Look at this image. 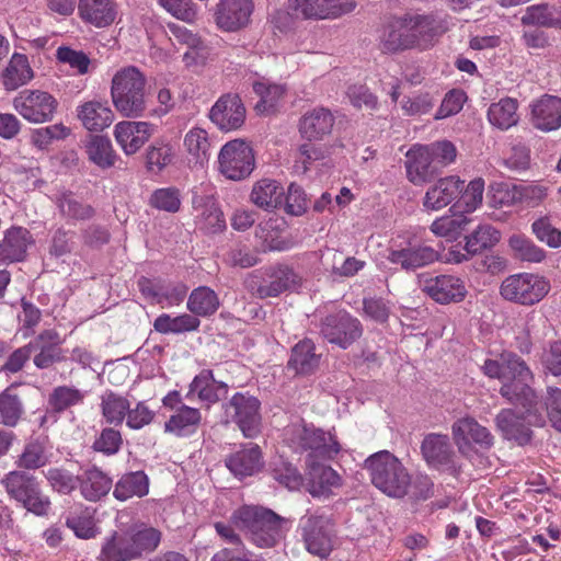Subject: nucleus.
<instances>
[{
	"instance_id": "obj_17",
	"label": "nucleus",
	"mask_w": 561,
	"mask_h": 561,
	"mask_svg": "<svg viewBox=\"0 0 561 561\" xmlns=\"http://www.w3.org/2000/svg\"><path fill=\"white\" fill-rule=\"evenodd\" d=\"M451 432L458 450L465 456L470 455L473 444L482 448H490L493 445V436L490 431L473 417L467 416L457 420L451 426Z\"/></svg>"
},
{
	"instance_id": "obj_38",
	"label": "nucleus",
	"mask_w": 561,
	"mask_h": 561,
	"mask_svg": "<svg viewBox=\"0 0 561 561\" xmlns=\"http://www.w3.org/2000/svg\"><path fill=\"white\" fill-rule=\"evenodd\" d=\"M33 76L27 57L15 53L2 72V83L7 91H14L31 81Z\"/></svg>"
},
{
	"instance_id": "obj_21",
	"label": "nucleus",
	"mask_w": 561,
	"mask_h": 561,
	"mask_svg": "<svg viewBox=\"0 0 561 561\" xmlns=\"http://www.w3.org/2000/svg\"><path fill=\"white\" fill-rule=\"evenodd\" d=\"M51 456V445L48 436H31L16 456L15 466L19 470L26 472L35 471L46 467L50 462Z\"/></svg>"
},
{
	"instance_id": "obj_42",
	"label": "nucleus",
	"mask_w": 561,
	"mask_h": 561,
	"mask_svg": "<svg viewBox=\"0 0 561 561\" xmlns=\"http://www.w3.org/2000/svg\"><path fill=\"white\" fill-rule=\"evenodd\" d=\"M149 492V479L144 471L129 472L116 482L113 495L118 501H127L134 496L142 497Z\"/></svg>"
},
{
	"instance_id": "obj_34",
	"label": "nucleus",
	"mask_w": 561,
	"mask_h": 561,
	"mask_svg": "<svg viewBox=\"0 0 561 561\" xmlns=\"http://www.w3.org/2000/svg\"><path fill=\"white\" fill-rule=\"evenodd\" d=\"M185 159L191 168H203L209 159L210 142L207 131L194 127L184 136Z\"/></svg>"
},
{
	"instance_id": "obj_35",
	"label": "nucleus",
	"mask_w": 561,
	"mask_h": 561,
	"mask_svg": "<svg viewBox=\"0 0 561 561\" xmlns=\"http://www.w3.org/2000/svg\"><path fill=\"white\" fill-rule=\"evenodd\" d=\"M78 118L90 131H100L108 127L114 121V114L106 102L89 101L77 110Z\"/></svg>"
},
{
	"instance_id": "obj_31",
	"label": "nucleus",
	"mask_w": 561,
	"mask_h": 561,
	"mask_svg": "<svg viewBox=\"0 0 561 561\" xmlns=\"http://www.w3.org/2000/svg\"><path fill=\"white\" fill-rule=\"evenodd\" d=\"M308 467V491L312 496L327 497L332 494L334 490L341 488L342 478L331 467L316 463V461H310Z\"/></svg>"
},
{
	"instance_id": "obj_19",
	"label": "nucleus",
	"mask_w": 561,
	"mask_h": 561,
	"mask_svg": "<svg viewBox=\"0 0 561 561\" xmlns=\"http://www.w3.org/2000/svg\"><path fill=\"white\" fill-rule=\"evenodd\" d=\"M407 14L401 18L393 19L385 26L380 35V47L386 53H396L400 50L414 48L427 41V33L415 35L407 34Z\"/></svg>"
},
{
	"instance_id": "obj_28",
	"label": "nucleus",
	"mask_w": 561,
	"mask_h": 561,
	"mask_svg": "<svg viewBox=\"0 0 561 561\" xmlns=\"http://www.w3.org/2000/svg\"><path fill=\"white\" fill-rule=\"evenodd\" d=\"M32 242L30 231L22 227H12L0 241V266L23 261L28 244Z\"/></svg>"
},
{
	"instance_id": "obj_37",
	"label": "nucleus",
	"mask_w": 561,
	"mask_h": 561,
	"mask_svg": "<svg viewBox=\"0 0 561 561\" xmlns=\"http://www.w3.org/2000/svg\"><path fill=\"white\" fill-rule=\"evenodd\" d=\"M530 421L517 415L513 410L501 411L496 416L497 428L505 438L515 440L518 445H525L530 440Z\"/></svg>"
},
{
	"instance_id": "obj_52",
	"label": "nucleus",
	"mask_w": 561,
	"mask_h": 561,
	"mask_svg": "<svg viewBox=\"0 0 561 561\" xmlns=\"http://www.w3.org/2000/svg\"><path fill=\"white\" fill-rule=\"evenodd\" d=\"M524 25L561 28V9L547 4L528 7L522 16Z\"/></svg>"
},
{
	"instance_id": "obj_29",
	"label": "nucleus",
	"mask_w": 561,
	"mask_h": 561,
	"mask_svg": "<svg viewBox=\"0 0 561 561\" xmlns=\"http://www.w3.org/2000/svg\"><path fill=\"white\" fill-rule=\"evenodd\" d=\"M533 125L542 130L551 131L561 127V99L543 95L531 105Z\"/></svg>"
},
{
	"instance_id": "obj_62",
	"label": "nucleus",
	"mask_w": 561,
	"mask_h": 561,
	"mask_svg": "<svg viewBox=\"0 0 561 561\" xmlns=\"http://www.w3.org/2000/svg\"><path fill=\"white\" fill-rule=\"evenodd\" d=\"M45 477L50 486L62 494H69L79 483L78 477L62 468H50L45 473Z\"/></svg>"
},
{
	"instance_id": "obj_1",
	"label": "nucleus",
	"mask_w": 561,
	"mask_h": 561,
	"mask_svg": "<svg viewBox=\"0 0 561 561\" xmlns=\"http://www.w3.org/2000/svg\"><path fill=\"white\" fill-rule=\"evenodd\" d=\"M482 370L489 378L501 381L500 393L510 402L528 408V412L537 402V396L530 387L534 375L518 355L503 352L497 358L485 359Z\"/></svg>"
},
{
	"instance_id": "obj_26",
	"label": "nucleus",
	"mask_w": 561,
	"mask_h": 561,
	"mask_svg": "<svg viewBox=\"0 0 561 561\" xmlns=\"http://www.w3.org/2000/svg\"><path fill=\"white\" fill-rule=\"evenodd\" d=\"M463 188V181L458 176L439 179L428 187L423 197V207L426 210L437 211L455 201Z\"/></svg>"
},
{
	"instance_id": "obj_14",
	"label": "nucleus",
	"mask_w": 561,
	"mask_h": 561,
	"mask_svg": "<svg viewBox=\"0 0 561 561\" xmlns=\"http://www.w3.org/2000/svg\"><path fill=\"white\" fill-rule=\"evenodd\" d=\"M362 333L363 328L359 320L346 311L329 314L321 324L323 337L342 348H347Z\"/></svg>"
},
{
	"instance_id": "obj_6",
	"label": "nucleus",
	"mask_w": 561,
	"mask_h": 561,
	"mask_svg": "<svg viewBox=\"0 0 561 561\" xmlns=\"http://www.w3.org/2000/svg\"><path fill=\"white\" fill-rule=\"evenodd\" d=\"M145 73L136 66H126L112 78L111 96L114 107L125 117L137 118L146 110Z\"/></svg>"
},
{
	"instance_id": "obj_49",
	"label": "nucleus",
	"mask_w": 561,
	"mask_h": 561,
	"mask_svg": "<svg viewBox=\"0 0 561 561\" xmlns=\"http://www.w3.org/2000/svg\"><path fill=\"white\" fill-rule=\"evenodd\" d=\"M85 151L89 160L102 169L114 167L117 159L111 140L103 136H91L85 146Z\"/></svg>"
},
{
	"instance_id": "obj_41",
	"label": "nucleus",
	"mask_w": 561,
	"mask_h": 561,
	"mask_svg": "<svg viewBox=\"0 0 561 561\" xmlns=\"http://www.w3.org/2000/svg\"><path fill=\"white\" fill-rule=\"evenodd\" d=\"M100 409L105 422L113 426H119L127 417L129 400L112 390H106L101 396Z\"/></svg>"
},
{
	"instance_id": "obj_11",
	"label": "nucleus",
	"mask_w": 561,
	"mask_h": 561,
	"mask_svg": "<svg viewBox=\"0 0 561 561\" xmlns=\"http://www.w3.org/2000/svg\"><path fill=\"white\" fill-rule=\"evenodd\" d=\"M12 105L25 121L41 124L51 121L58 102L46 91L25 89L18 93Z\"/></svg>"
},
{
	"instance_id": "obj_53",
	"label": "nucleus",
	"mask_w": 561,
	"mask_h": 561,
	"mask_svg": "<svg viewBox=\"0 0 561 561\" xmlns=\"http://www.w3.org/2000/svg\"><path fill=\"white\" fill-rule=\"evenodd\" d=\"M470 219L463 214H448L436 218L431 225V231L448 240H456L466 229Z\"/></svg>"
},
{
	"instance_id": "obj_12",
	"label": "nucleus",
	"mask_w": 561,
	"mask_h": 561,
	"mask_svg": "<svg viewBox=\"0 0 561 561\" xmlns=\"http://www.w3.org/2000/svg\"><path fill=\"white\" fill-rule=\"evenodd\" d=\"M261 402L254 396L237 392L232 396L227 410H232V419L247 438H254L261 433Z\"/></svg>"
},
{
	"instance_id": "obj_40",
	"label": "nucleus",
	"mask_w": 561,
	"mask_h": 561,
	"mask_svg": "<svg viewBox=\"0 0 561 561\" xmlns=\"http://www.w3.org/2000/svg\"><path fill=\"white\" fill-rule=\"evenodd\" d=\"M270 283L259 287L257 293L261 298L277 297L282 293L294 289L300 284V276L287 265L277 266L271 275Z\"/></svg>"
},
{
	"instance_id": "obj_2",
	"label": "nucleus",
	"mask_w": 561,
	"mask_h": 561,
	"mask_svg": "<svg viewBox=\"0 0 561 561\" xmlns=\"http://www.w3.org/2000/svg\"><path fill=\"white\" fill-rule=\"evenodd\" d=\"M160 540L161 534L153 527L135 526L113 531L104 538L98 561H134L156 550Z\"/></svg>"
},
{
	"instance_id": "obj_4",
	"label": "nucleus",
	"mask_w": 561,
	"mask_h": 561,
	"mask_svg": "<svg viewBox=\"0 0 561 561\" xmlns=\"http://www.w3.org/2000/svg\"><path fill=\"white\" fill-rule=\"evenodd\" d=\"M284 442L294 451H307L309 460H331L341 451V445L332 431H324L305 421H297L284 430Z\"/></svg>"
},
{
	"instance_id": "obj_57",
	"label": "nucleus",
	"mask_w": 561,
	"mask_h": 561,
	"mask_svg": "<svg viewBox=\"0 0 561 561\" xmlns=\"http://www.w3.org/2000/svg\"><path fill=\"white\" fill-rule=\"evenodd\" d=\"M508 245L514 256L520 261L540 263L546 259L545 250L524 234H513L508 239Z\"/></svg>"
},
{
	"instance_id": "obj_64",
	"label": "nucleus",
	"mask_w": 561,
	"mask_h": 561,
	"mask_svg": "<svg viewBox=\"0 0 561 561\" xmlns=\"http://www.w3.org/2000/svg\"><path fill=\"white\" fill-rule=\"evenodd\" d=\"M424 146L427 148L428 153L439 171L456 160L457 149L455 145L448 140L436 141Z\"/></svg>"
},
{
	"instance_id": "obj_9",
	"label": "nucleus",
	"mask_w": 561,
	"mask_h": 561,
	"mask_svg": "<svg viewBox=\"0 0 561 561\" xmlns=\"http://www.w3.org/2000/svg\"><path fill=\"white\" fill-rule=\"evenodd\" d=\"M298 531L306 550L319 558H325L332 550V520L318 512H307L299 519Z\"/></svg>"
},
{
	"instance_id": "obj_22",
	"label": "nucleus",
	"mask_w": 561,
	"mask_h": 561,
	"mask_svg": "<svg viewBox=\"0 0 561 561\" xmlns=\"http://www.w3.org/2000/svg\"><path fill=\"white\" fill-rule=\"evenodd\" d=\"M178 54L185 68L196 71L206 65L210 49L199 36L187 28L178 27Z\"/></svg>"
},
{
	"instance_id": "obj_60",
	"label": "nucleus",
	"mask_w": 561,
	"mask_h": 561,
	"mask_svg": "<svg viewBox=\"0 0 561 561\" xmlns=\"http://www.w3.org/2000/svg\"><path fill=\"white\" fill-rule=\"evenodd\" d=\"M56 58L61 64H67L78 75H87L91 65V60L82 50H76L68 46L57 48Z\"/></svg>"
},
{
	"instance_id": "obj_3",
	"label": "nucleus",
	"mask_w": 561,
	"mask_h": 561,
	"mask_svg": "<svg viewBox=\"0 0 561 561\" xmlns=\"http://www.w3.org/2000/svg\"><path fill=\"white\" fill-rule=\"evenodd\" d=\"M231 520L236 527L247 531L252 542L260 548L275 546L290 528V522L272 510L244 505L238 508Z\"/></svg>"
},
{
	"instance_id": "obj_18",
	"label": "nucleus",
	"mask_w": 561,
	"mask_h": 561,
	"mask_svg": "<svg viewBox=\"0 0 561 561\" xmlns=\"http://www.w3.org/2000/svg\"><path fill=\"white\" fill-rule=\"evenodd\" d=\"M252 0H220L216 5L215 21L225 32H236L245 27L253 13Z\"/></svg>"
},
{
	"instance_id": "obj_36",
	"label": "nucleus",
	"mask_w": 561,
	"mask_h": 561,
	"mask_svg": "<svg viewBox=\"0 0 561 561\" xmlns=\"http://www.w3.org/2000/svg\"><path fill=\"white\" fill-rule=\"evenodd\" d=\"M60 216L68 222H77L91 219L95 210L87 203L81 202L73 192L61 191L54 199Z\"/></svg>"
},
{
	"instance_id": "obj_59",
	"label": "nucleus",
	"mask_w": 561,
	"mask_h": 561,
	"mask_svg": "<svg viewBox=\"0 0 561 561\" xmlns=\"http://www.w3.org/2000/svg\"><path fill=\"white\" fill-rule=\"evenodd\" d=\"M276 222L277 220L270 219L261 224L256 230V237L262 240L264 250L284 251L289 248V243L276 230Z\"/></svg>"
},
{
	"instance_id": "obj_54",
	"label": "nucleus",
	"mask_w": 561,
	"mask_h": 561,
	"mask_svg": "<svg viewBox=\"0 0 561 561\" xmlns=\"http://www.w3.org/2000/svg\"><path fill=\"white\" fill-rule=\"evenodd\" d=\"M187 308L196 316L207 317L218 310L219 298L213 289L202 286L191 293Z\"/></svg>"
},
{
	"instance_id": "obj_47",
	"label": "nucleus",
	"mask_w": 561,
	"mask_h": 561,
	"mask_svg": "<svg viewBox=\"0 0 561 561\" xmlns=\"http://www.w3.org/2000/svg\"><path fill=\"white\" fill-rule=\"evenodd\" d=\"M283 186L274 180H261L252 190L251 199L261 208L274 209L282 204Z\"/></svg>"
},
{
	"instance_id": "obj_15",
	"label": "nucleus",
	"mask_w": 561,
	"mask_h": 561,
	"mask_svg": "<svg viewBox=\"0 0 561 561\" xmlns=\"http://www.w3.org/2000/svg\"><path fill=\"white\" fill-rule=\"evenodd\" d=\"M438 257L439 254L434 248L417 240H410L398 247H392L388 255V260L392 264L400 265L407 271L430 265Z\"/></svg>"
},
{
	"instance_id": "obj_46",
	"label": "nucleus",
	"mask_w": 561,
	"mask_h": 561,
	"mask_svg": "<svg viewBox=\"0 0 561 561\" xmlns=\"http://www.w3.org/2000/svg\"><path fill=\"white\" fill-rule=\"evenodd\" d=\"M85 398L84 391L75 386H57L48 394L47 404L50 411L64 413L67 410L80 405Z\"/></svg>"
},
{
	"instance_id": "obj_10",
	"label": "nucleus",
	"mask_w": 561,
	"mask_h": 561,
	"mask_svg": "<svg viewBox=\"0 0 561 561\" xmlns=\"http://www.w3.org/2000/svg\"><path fill=\"white\" fill-rule=\"evenodd\" d=\"M255 159L251 146L243 139L225 144L218 154V170L227 179L241 181L254 170Z\"/></svg>"
},
{
	"instance_id": "obj_5",
	"label": "nucleus",
	"mask_w": 561,
	"mask_h": 561,
	"mask_svg": "<svg viewBox=\"0 0 561 561\" xmlns=\"http://www.w3.org/2000/svg\"><path fill=\"white\" fill-rule=\"evenodd\" d=\"M371 483L383 494L392 499L408 496L411 488V474L402 461L388 450L370 455L364 463Z\"/></svg>"
},
{
	"instance_id": "obj_8",
	"label": "nucleus",
	"mask_w": 561,
	"mask_h": 561,
	"mask_svg": "<svg viewBox=\"0 0 561 561\" xmlns=\"http://www.w3.org/2000/svg\"><path fill=\"white\" fill-rule=\"evenodd\" d=\"M550 288V282L545 276L523 272L505 277L500 286V295L507 301L529 307L540 302Z\"/></svg>"
},
{
	"instance_id": "obj_56",
	"label": "nucleus",
	"mask_w": 561,
	"mask_h": 561,
	"mask_svg": "<svg viewBox=\"0 0 561 561\" xmlns=\"http://www.w3.org/2000/svg\"><path fill=\"white\" fill-rule=\"evenodd\" d=\"M254 92L260 96L255 108L259 113H270L275 110L279 101L285 95V87L282 84L270 83L262 80L253 84Z\"/></svg>"
},
{
	"instance_id": "obj_43",
	"label": "nucleus",
	"mask_w": 561,
	"mask_h": 561,
	"mask_svg": "<svg viewBox=\"0 0 561 561\" xmlns=\"http://www.w3.org/2000/svg\"><path fill=\"white\" fill-rule=\"evenodd\" d=\"M408 32L407 34L421 35L427 33V41L420 45H415L414 48L426 49L434 44L435 38L443 34L446 28L443 24L432 15L421 14H407Z\"/></svg>"
},
{
	"instance_id": "obj_39",
	"label": "nucleus",
	"mask_w": 561,
	"mask_h": 561,
	"mask_svg": "<svg viewBox=\"0 0 561 561\" xmlns=\"http://www.w3.org/2000/svg\"><path fill=\"white\" fill-rule=\"evenodd\" d=\"M227 392L226 383L217 382L210 370H203L191 382L188 394L196 393L202 401L215 403L225 398Z\"/></svg>"
},
{
	"instance_id": "obj_25",
	"label": "nucleus",
	"mask_w": 561,
	"mask_h": 561,
	"mask_svg": "<svg viewBox=\"0 0 561 561\" xmlns=\"http://www.w3.org/2000/svg\"><path fill=\"white\" fill-rule=\"evenodd\" d=\"M193 191L192 203L194 208L199 211L201 228L209 233L221 232L226 228V221L221 210L213 198L209 185Z\"/></svg>"
},
{
	"instance_id": "obj_63",
	"label": "nucleus",
	"mask_w": 561,
	"mask_h": 561,
	"mask_svg": "<svg viewBox=\"0 0 561 561\" xmlns=\"http://www.w3.org/2000/svg\"><path fill=\"white\" fill-rule=\"evenodd\" d=\"M484 186L482 178H477L469 182L460 196L459 207L463 208L466 213H472L478 209L483 201Z\"/></svg>"
},
{
	"instance_id": "obj_55",
	"label": "nucleus",
	"mask_w": 561,
	"mask_h": 561,
	"mask_svg": "<svg viewBox=\"0 0 561 561\" xmlns=\"http://www.w3.org/2000/svg\"><path fill=\"white\" fill-rule=\"evenodd\" d=\"M24 414V405L10 388L0 393V425L15 427Z\"/></svg>"
},
{
	"instance_id": "obj_32",
	"label": "nucleus",
	"mask_w": 561,
	"mask_h": 561,
	"mask_svg": "<svg viewBox=\"0 0 561 561\" xmlns=\"http://www.w3.org/2000/svg\"><path fill=\"white\" fill-rule=\"evenodd\" d=\"M334 124L331 112L323 107L313 108L304 114L299 122V131L309 140H320L329 135Z\"/></svg>"
},
{
	"instance_id": "obj_50",
	"label": "nucleus",
	"mask_w": 561,
	"mask_h": 561,
	"mask_svg": "<svg viewBox=\"0 0 561 561\" xmlns=\"http://www.w3.org/2000/svg\"><path fill=\"white\" fill-rule=\"evenodd\" d=\"M465 240L463 251L477 255L486 249L493 248L500 241V232L490 225H480Z\"/></svg>"
},
{
	"instance_id": "obj_7",
	"label": "nucleus",
	"mask_w": 561,
	"mask_h": 561,
	"mask_svg": "<svg viewBox=\"0 0 561 561\" xmlns=\"http://www.w3.org/2000/svg\"><path fill=\"white\" fill-rule=\"evenodd\" d=\"M8 496L38 517L48 516L51 501L43 491L37 478L24 470L14 469L7 472L0 480Z\"/></svg>"
},
{
	"instance_id": "obj_20",
	"label": "nucleus",
	"mask_w": 561,
	"mask_h": 561,
	"mask_svg": "<svg viewBox=\"0 0 561 561\" xmlns=\"http://www.w3.org/2000/svg\"><path fill=\"white\" fill-rule=\"evenodd\" d=\"M209 116L221 130H236L245 121V107L238 94L228 93L217 100Z\"/></svg>"
},
{
	"instance_id": "obj_48",
	"label": "nucleus",
	"mask_w": 561,
	"mask_h": 561,
	"mask_svg": "<svg viewBox=\"0 0 561 561\" xmlns=\"http://www.w3.org/2000/svg\"><path fill=\"white\" fill-rule=\"evenodd\" d=\"M288 365L298 374H309L314 370L319 365L314 343L308 339L297 343L291 351Z\"/></svg>"
},
{
	"instance_id": "obj_16",
	"label": "nucleus",
	"mask_w": 561,
	"mask_h": 561,
	"mask_svg": "<svg viewBox=\"0 0 561 561\" xmlns=\"http://www.w3.org/2000/svg\"><path fill=\"white\" fill-rule=\"evenodd\" d=\"M421 286L427 296L440 305L460 302L467 295L465 282L450 274L428 276L422 280Z\"/></svg>"
},
{
	"instance_id": "obj_61",
	"label": "nucleus",
	"mask_w": 561,
	"mask_h": 561,
	"mask_svg": "<svg viewBox=\"0 0 561 561\" xmlns=\"http://www.w3.org/2000/svg\"><path fill=\"white\" fill-rule=\"evenodd\" d=\"M122 445L123 437L121 432L114 427H105L93 442L92 448L106 456H112L119 451Z\"/></svg>"
},
{
	"instance_id": "obj_45",
	"label": "nucleus",
	"mask_w": 561,
	"mask_h": 561,
	"mask_svg": "<svg viewBox=\"0 0 561 561\" xmlns=\"http://www.w3.org/2000/svg\"><path fill=\"white\" fill-rule=\"evenodd\" d=\"M517 101L511 98L501 99L492 103L488 110V119L490 124L501 130H507L515 126L519 116L517 114Z\"/></svg>"
},
{
	"instance_id": "obj_13",
	"label": "nucleus",
	"mask_w": 561,
	"mask_h": 561,
	"mask_svg": "<svg viewBox=\"0 0 561 561\" xmlns=\"http://www.w3.org/2000/svg\"><path fill=\"white\" fill-rule=\"evenodd\" d=\"M62 343L59 332L55 329L41 331L28 342L34 366L38 369H49L54 365L62 363L66 359Z\"/></svg>"
},
{
	"instance_id": "obj_44",
	"label": "nucleus",
	"mask_w": 561,
	"mask_h": 561,
	"mask_svg": "<svg viewBox=\"0 0 561 561\" xmlns=\"http://www.w3.org/2000/svg\"><path fill=\"white\" fill-rule=\"evenodd\" d=\"M79 483L82 496L91 502L99 501L112 489V479L96 468L84 471Z\"/></svg>"
},
{
	"instance_id": "obj_51",
	"label": "nucleus",
	"mask_w": 561,
	"mask_h": 561,
	"mask_svg": "<svg viewBox=\"0 0 561 561\" xmlns=\"http://www.w3.org/2000/svg\"><path fill=\"white\" fill-rule=\"evenodd\" d=\"M66 526L73 530L78 538L90 539L96 535L93 516L90 510L82 505H77L71 508L66 518Z\"/></svg>"
},
{
	"instance_id": "obj_24",
	"label": "nucleus",
	"mask_w": 561,
	"mask_h": 561,
	"mask_svg": "<svg viewBox=\"0 0 561 561\" xmlns=\"http://www.w3.org/2000/svg\"><path fill=\"white\" fill-rule=\"evenodd\" d=\"M154 126L148 122L123 121L115 125L114 137L126 154L136 153L152 136Z\"/></svg>"
},
{
	"instance_id": "obj_30",
	"label": "nucleus",
	"mask_w": 561,
	"mask_h": 561,
	"mask_svg": "<svg viewBox=\"0 0 561 561\" xmlns=\"http://www.w3.org/2000/svg\"><path fill=\"white\" fill-rule=\"evenodd\" d=\"M78 12L85 23L103 28L114 23L117 4L115 0H79Z\"/></svg>"
},
{
	"instance_id": "obj_58",
	"label": "nucleus",
	"mask_w": 561,
	"mask_h": 561,
	"mask_svg": "<svg viewBox=\"0 0 561 561\" xmlns=\"http://www.w3.org/2000/svg\"><path fill=\"white\" fill-rule=\"evenodd\" d=\"M324 0H288V13L296 19L325 20Z\"/></svg>"
},
{
	"instance_id": "obj_27",
	"label": "nucleus",
	"mask_w": 561,
	"mask_h": 561,
	"mask_svg": "<svg viewBox=\"0 0 561 561\" xmlns=\"http://www.w3.org/2000/svg\"><path fill=\"white\" fill-rule=\"evenodd\" d=\"M422 454L426 462L436 469H455L454 451L447 435L428 434L422 442Z\"/></svg>"
},
{
	"instance_id": "obj_33",
	"label": "nucleus",
	"mask_w": 561,
	"mask_h": 561,
	"mask_svg": "<svg viewBox=\"0 0 561 561\" xmlns=\"http://www.w3.org/2000/svg\"><path fill=\"white\" fill-rule=\"evenodd\" d=\"M226 465L236 477L252 476L263 466L261 449L256 444L249 443L231 455Z\"/></svg>"
},
{
	"instance_id": "obj_23",
	"label": "nucleus",
	"mask_w": 561,
	"mask_h": 561,
	"mask_svg": "<svg viewBox=\"0 0 561 561\" xmlns=\"http://www.w3.org/2000/svg\"><path fill=\"white\" fill-rule=\"evenodd\" d=\"M405 158L407 178L414 185H423L440 172L424 145L412 146Z\"/></svg>"
}]
</instances>
